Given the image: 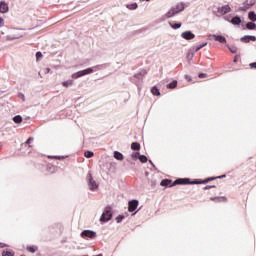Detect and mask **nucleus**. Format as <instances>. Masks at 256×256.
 <instances>
[{
  "label": "nucleus",
  "mask_w": 256,
  "mask_h": 256,
  "mask_svg": "<svg viewBox=\"0 0 256 256\" xmlns=\"http://www.w3.org/2000/svg\"><path fill=\"white\" fill-rule=\"evenodd\" d=\"M189 179H185V178H179L177 180H175L173 183H171V180L169 179H165L162 180L160 185L162 187H175V185H189Z\"/></svg>",
  "instance_id": "f257e3e1"
},
{
  "label": "nucleus",
  "mask_w": 256,
  "mask_h": 256,
  "mask_svg": "<svg viewBox=\"0 0 256 256\" xmlns=\"http://www.w3.org/2000/svg\"><path fill=\"white\" fill-rule=\"evenodd\" d=\"M112 217H113V213L111 212V206H108L105 208L102 216L100 217V221L105 223L107 221H111Z\"/></svg>",
  "instance_id": "f03ea898"
},
{
  "label": "nucleus",
  "mask_w": 256,
  "mask_h": 256,
  "mask_svg": "<svg viewBox=\"0 0 256 256\" xmlns=\"http://www.w3.org/2000/svg\"><path fill=\"white\" fill-rule=\"evenodd\" d=\"M93 73V68H87L85 70L78 71L72 74V79H79V77H85V75H91Z\"/></svg>",
  "instance_id": "7ed1b4c3"
},
{
  "label": "nucleus",
  "mask_w": 256,
  "mask_h": 256,
  "mask_svg": "<svg viewBox=\"0 0 256 256\" xmlns=\"http://www.w3.org/2000/svg\"><path fill=\"white\" fill-rule=\"evenodd\" d=\"M227 13H231V6L224 5L222 7H218L216 16L223 17V15H227Z\"/></svg>",
  "instance_id": "20e7f679"
},
{
  "label": "nucleus",
  "mask_w": 256,
  "mask_h": 256,
  "mask_svg": "<svg viewBox=\"0 0 256 256\" xmlns=\"http://www.w3.org/2000/svg\"><path fill=\"white\" fill-rule=\"evenodd\" d=\"M88 179V187L90 191H95L97 190V188L99 187V185H97V182H95V180H93V176L91 175V173H88L87 176Z\"/></svg>",
  "instance_id": "39448f33"
},
{
  "label": "nucleus",
  "mask_w": 256,
  "mask_h": 256,
  "mask_svg": "<svg viewBox=\"0 0 256 256\" xmlns=\"http://www.w3.org/2000/svg\"><path fill=\"white\" fill-rule=\"evenodd\" d=\"M256 0H246L243 4V6L238 8V11H247L249 9H251V7H253V5H255Z\"/></svg>",
  "instance_id": "423d86ee"
},
{
  "label": "nucleus",
  "mask_w": 256,
  "mask_h": 256,
  "mask_svg": "<svg viewBox=\"0 0 256 256\" xmlns=\"http://www.w3.org/2000/svg\"><path fill=\"white\" fill-rule=\"evenodd\" d=\"M81 237L83 239H87V237L89 239H95V237H97V234L94 232V231H91V230H84L82 233H81Z\"/></svg>",
  "instance_id": "0eeeda50"
},
{
  "label": "nucleus",
  "mask_w": 256,
  "mask_h": 256,
  "mask_svg": "<svg viewBox=\"0 0 256 256\" xmlns=\"http://www.w3.org/2000/svg\"><path fill=\"white\" fill-rule=\"evenodd\" d=\"M21 37H23V35L19 33V30H13L12 33L7 36V40L13 41L15 39H21Z\"/></svg>",
  "instance_id": "6e6552de"
},
{
  "label": "nucleus",
  "mask_w": 256,
  "mask_h": 256,
  "mask_svg": "<svg viewBox=\"0 0 256 256\" xmlns=\"http://www.w3.org/2000/svg\"><path fill=\"white\" fill-rule=\"evenodd\" d=\"M172 8L179 15V13H183V11H185V3L178 2L176 5L172 6Z\"/></svg>",
  "instance_id": "1a4fd4ad"
},
{
  "label": "nucleus",
  "mask_w": 256,
  "mask_h": 256,
  "mask_svg": "<svg viewBox=\"0 0 256 256\" xmlns=\"http://www.w3.org/2000/svg\"><path fill=\"white\" fill-rule=\"evenodd\" d=\"M137 207H139V201L138 200H132L128 203V211L130 213H133V211H135V209H137Z\"/></svg>",
  "instance_id": "9d476101"
},
{
  "label": "nucleus",
  "mask_w": 256,
  "mask_h": 256,
  "mask_svg": "<svg viewBox=\"0 0 256 256\" xmlns=\"http://www.w3.org/2000/svg\"><path fill=\"white\" fill-rule=\"evenodd\" d=\"M181 37L186 41H191V39H195V34H193L191 31H185L181 34Z\"/></svg>",
  "instance_id": "9b49d317"
},
{
  "label": "nucleus",
  "mask_w": 256,
  "mask_h": 256,
  "mask_svg": "<svg viewBox=\"0 0 256 256\" xmlns=\"http://www.w3.org/2000/svg\"><path fill=\"white\" fill-rule=\"evenodd\" d=\"M175 15H178L177 12L171 7L167 13L164 15L165 19H172V17H175Z\"/></svg>",
  "instance_id": "f8f14e48"
},
{
  "label": "nucleus",
  "mask_w": 256,
  "mask_h": 256,
  "mask_svg": "<svg viewBox=\"0 0 256 256\" xmlns=\"http://www.w3.org/2000/svg\"><path fill=\"white\" fill-rule=\"evenodd\" d=\"M9 11V5L5 2H0V13H7Z\"/></svg>",
  "instance_id": "ddd939ff"
},
{
  "label": "nucleus",
  "mask_w": 256,
  "mask_h": 256,
  "mask_svg": "<svg viewBox=\"0 0 256 256\" xmlns=\"http://www.w3.org/2000/svg\"><path fill=\"white\" fill-rule=\"evenodd\" d=\"M213 39H215V41H218V43H227V39L221 35H212Z\"/></svg>",
  "instance_id": "4468645a"
},
{
  "label": "nucleus",
  "mask_w": 256,
  "mask_h": 256,
  "mask_svg": "<svg viewBox=\"0 0 256 256\" xmlns=\"http://www.w3.org/2000/svg\"><path fill=\"white\" fill-rule=\"evenodd\" d=\"M232 25H241V17L235 16L232 20H230Z\"/></svg>",
  "instance_id": "2eb2a0df"
},
{
  "label": "nucleus",
  "mask_w": 256,
  "mask_h": 256,
  "mask_svg": "<svg viewBox=\"0 0 256 256\" xmlns=\"http://www.w3.org/2000/svg\"><path fill=\"white\" fill-rule=\"evenodd\" d=\"M114 158L117 159V161H123L124 157L119 151H114Z\"/></svg>",
  "instance_id": "dca6fc26"
},
{
  "label": "nucleus",
  "mask_w": 256,
  "mask_h": 256,
  "mask_svg": "<svg viewBox=\"0 0 256 256\" xmlns=\"http://www.w3.org/2000/svg\"><path fill=\"white\" fill-rule=\"evenodd\" d=\"M131 149H132L133 151H139V149H141V144H139V143H137V142H133V143L131 144Z\"/></svg>",
  "instance_id": "f3484780"
},
{
  "label": "nucleus",
  "mask_w": 256,
  "mask_h": 256,
  "mask_svg": "<svg viewBox=\"0 0 256 256\" xmlns=\"http://www.w3.org/2000/svg\"><path fill=\"white\" fill-rule=\"evenodd\" d=\"M169 25L172 29H181V23H173V22H169Z\"/></svg>",
  "instance_id": "a211bd4d"
},
{
  "label": "nucleus",
  "mask_w": 256,
  "mask_h": 256,
  "mask_svg": "<svg viewBox=\"0 0 256 256\" xmlns=\"http://www.w3.org/2000/svg\"><path fill=\"white\" fill-rule=\"evenodd\" d=\"M246 29H249L250 31H253V29H256V24L253 22H248L246 24Z\"/></svg>",
  "instance_id": "6ab92c4d"
},
{
  "label": "nucleus",
  "mask_w": 256,
  "mask_h": 256,
  "mask_svg": "<svg viewBox=\"0 0 256 256\" xmlns=\"http://www.w3.org/2000/svg\"><path fill=\"white\" fill-rule=\"evenodd\" d=\"M13 121L14 123H17V124L23 123V118L21 117V115H17L13 117Z\"/></svg>",
  "instance_id": "aec40b11"
},
{
  "label": "nucleus",
  "mask_w": 256,
  "mask_h": 256,
  "mask_svg": "<svg viewBox=\"0 0 256 256\" xmlns=\"http://www.w3.org/2000/svg\"><path fill=\"white\" fill-rule=\"evenodd\" d=\"M248 19H250V21H253V23H255V21H256V14L253 11L249 12Z\"/></svg>",
  "instance_id": "412c9836"
},
{
  "label": "nucleus",
  "mask_w": 256,
  "mask_h": 256,
  "mask_svg": "<svg viewBox=\"0 0 256 256\" xmlns=\"http://www.w3.org/2000/svg\"><path fill=\"white\" fill-rule=\"evenodd\" d=\"M127 9H130V11H135V9H137L138 5L137 3H132V4H128Z\"/></svg>",
  "instance_id": "4be33fe9"
},
{
  "label": "nucleus",
  "mask_w": 256,
  "mask_h": 256,
  "mask_svg": "<svg viewBox=\"0 0 256 256\" xmlns=\"http://www.w3.org/2000/svg\"><path fill=\"white\" fill-rule=\"evenodd\" d=\"M177 87V80H174L172 83L167 85L168 89H175Z\"/></svg>",
  "instance_id": "5701e85b"
},
{
  "label": "nucleus",
  "mask_w": 256,
  "mask_h": 256,
  "mask_svg": "<svg viewBox=\"0 0 256 256\" xmlns=\"http://www.w3.org/2000/svg\"><path fill=\"white\" fill-rule=\"evenodd\" d=\"M203 47H207V42H204V43L200 44L199 46H197L195 48V53H197V51H200V49H203Z\"/></svg>",
  "instance_id": "b1692460"
},
{
  "label": "nucleus",
  "mask_w": 256,
  "mask_h": 256,
  "mask_svg": "<svg viewBox=\"0 0 256 256\" xmlns=\"http://www.w3.org/2000/svg\"><path fill=\"white\" fill-rule=\"evenodd\" d=\"M63 87H69L71 85H73V80H67L62 82Z\"/></svg>",
  "instance_id": "393cba45"
},
{
  "label": "nucleus",
  "mask_w": 256,
  "mask_h": 256,
  "mask_svg": "<svg viewBox=\"0 0 256 256\" xmlns=\"http://www.w3.org/2000/svg\"><path fill=\"white\" fill-rule=\"evenodd\" d=\"M151 93L154 94V95H156V96L161 95V93L159 92V89H157V87H153V88L151 89Z\"/></svg>",
  "instance_id": "a878e982"
},
{
  "label": "nucleus",
  "mask_w": 256,
  "mask_h": 256,
  "mask_svg": "<svg viewBox=\"0 0 256 256\" xmlns=\"http://www.w3.org/2000/svg\"><path fill=\"white\" fill-rule=\"evenodd\" d=\"M27 251L30 253H35V251H37V246H29L27 247Z\"/></svg>",
  "instance_id": "bb28decb"
},
{
  "label": "nucleus",
  "mask_w": 256,
  "mask_h": 256,
  "mask_svg": "<svg viewBox=\"0 0 256 256\" xmlns=\"http://www.w3.org/2000/svg\"><path fill=\"white\" fill-rule=\"evenodd\" d=\"M84 157H86L87 159H91V157H93V152L91 151H86L84 153Z\"/></svg>",
  "instance_id": "cd10ccee"
},
{
  "label": "nucleus",
  "mask_w": 256,
  "mask_h": 256,
  "mask_svg": "<svg viewBox=\"0 0 256 256\" xmlns=\"http://www.w3.org/2000/svg\"><path fill=\"white\" fill-rule=\"evenodd\" d=\"M139 161H140L141 163H147V156H145V155H140V156H139Z\"/></svg>",
  "instance_id": "c85d7f7f"
},
{
  "label": "nucleus",
  "mask_w": 256,
  "mask_h": 256,
  "mask_svg": "<svg viewBox=\"0 0 256 256\" xmlns=\"http://www.w3.org/2000/svg\"><path fill=\"white\" fill-rule=\"evenodd\" d=\"M140 156L141 154H139V152H135L131 154L132 159H139Z\"/></svg>",
  "instance_id": "c756f323"
},
{
  "label": "nucleus",
  "mask_w": 256,
  "mask_h": 256,
  "mask_svg": "<svg viewBox=\"0 0 256 256\" xmlns=\"http://www.w3.org/2000/svg\"><path fill=\"white\" fill-rule=\"evenodd\" d=\"M241 41H242V43H249L250 42L249 36L242 37Z\"/></svg>",
  "instance_id": "7c9ffc66"
},
{
  "label": "nucleus",
  "mask_w": 256,
  "mask_h": 256,
  "mask_svg": "<svg viewBox=\"0 0 256 256\" xmlns=\"http://www.w3.org/2000/svg\"><path fill=\"white\" fill-rule=\"evenodd\" d=\"M229 51H231L232 53H237V47L235 46H228Z\"/></svg>",
  "instance_id": "2f4dec72"
},
{
  "label": "nucleus",
  "mask_w": 256,
  "mask_h": 256,
  "mask_svg": "<svg viewBox=\"0 0 256 256\" xmlns=\"http://www.w3.org/2000/svg\"><path fill=\"white\" fill-rule=\"evenodd\" d=\"M123 219H125V216H121V215H120V216H117V217H116V222H117V223H121V221H123Z\"/></svg>",
  "instance_id": "473e14b6"
},
{
  "label": "nucleus",
  "mask_w": 256,
  "mask_h": 256,
  "mask_svg": "<svg viewBox=\"0 0 256 256\" xmlns=\"http://www.w3.org/2000/svg\"><path fill=\"white\" fill-rule=\"evenodd\" d=\"M143 75H145V72L135 74L136 79H143Z\"/></svg>",
  "instance_id": "72a5a7b5"
},
{
  "label": "nucleus",
  "mask_w": 256,
  "mask_h": 256,
  "mask_svg": "<svg viewBox=\"0 0 256 256\" xmlns=\"http://www.w3.org/2000/svg\"><path fill=\"white\" fill-rule=\"evenodd\" d=\"M43 57V54L41 52L36 53V60L39 61Z\"/></svg>",
  "instance_id": "f704fd0d"
},
{
  "label": "nucleus",
  "mask_w": 256,
  "mask_h": 256,
  "mask_svg": "<svg viewBox=\"0 0 256 256\" xmlns=\"http://www.w3.org/2000/svg\"><path fill=\"white\" fill-rule=\"evenodd\" d=\"M2 256H13V253L4 251L2 252Z\"/></svg>",
  "instance_id": "c9c22d12"
},
{
  "label": "nucleus",
  "mask_w": 256,
  "mask_h": 256,
  "mask_svg": "<svg viewBox=\"0 0 256 256\" xmlns=\"http://www.w3.org/2000/svg\"><path fill=\"white\" fill-rule=\"evenodd\" d=\"M215 179H217V177L208 178V179L205 180L203 183H209V181H215Z\"/></svg>",
  "instance_id": "e433bc0d"
},
{
  "label": "nucleus",
  "mask_w": 256,
  "mask_h": 256,
  "mask_svg": "<svg viewBox=\"0 0 256 256\" xmlns=\"http://www.w3.org/2000/svg\"><path fill=\"white\" fill-rule=\"evenodd\" d=\"M44 73H45V75L51 73V68H45Z\"/></svg>",
  "instance_id": "4c0bfd02"
},
{
  "label": "nucleus",
  "mask_w": 256,
  "mask_h": 256,
  "mask_svg": "<svg viewBox=\"0 0 256 256\" xmlns=\"http://www.w3.org/2000/svg\"><path fill=\"white\" fill-rule=\"evenodd\" d=\"M52 159H65V156H52Z\"/></svg>",
  "instance_id": "58836bf2"
},
{
  "label": "nucleus",
  "mask_w": 256,
  "mask_h": 256,
  "mask_svg": "<svg viewBox=\"0 0 256 256\" xmlns=\"http://www.w3.org/2000/svg\"><path fill=\"white\" fill-rule=\"evenodd\" d=\"M211 201H221V198L219 197H212L210 198Z\"/></svg>",
  "instance_id": "ea45409f"
},
{
  "label": "nucleus",
  "mask_w": 256,
  "mask_h": 256,
  "mask_svg": "<svg viewBox=\"0 0 256 256\" xmlns=\"http://www.w3.org/2000/svg\"><path fill=\"white\" fill-rule=\"evenodd\" d=\"M3 25H5V21L3 20V18H0V27H3Z\"/></svg>",
  "instance_id": "a19ab883"
},
{
  "label": "nucleus",
  "mask_w": 256,
  "mask_h": 256,
  "mask_svg": "<svg viewBox=\"0 0 256 256\" xmlns=\"http://www.w3.org/2000/svg\"><path fill=\"white\" fill-rule=\"evenodd\" d=\"M203 77H207V74H205V73H200V74H199V78H200V79H203Z\"/></svg>",
  "instance_id": "79ce46f5"
},
{
  "label": "nucleus",
  "mask_w": 256,
  "mask_h": 256,
  "mask_svg": "<svg viewBox=\"0 0 256 256\" xmlns=\"http://www.w3.org/2000/svg\"><path fill=\"white\" fill-rule=\"evenodd\" d=\"M225 21L231 22V16H224Z\"/></svg>",
  "instance_id": "37998d69"
},
{
  "label": "nucleus",
  "mask_w": 256,
  "mask_h": 256,
  "mask_svg": "<svg viewBox=\"0 0 256 256\" xmlns=\"http://www.w3.org/2000/svg\"><path fill=\"white\" fill-rule=\"evenodd\" d=\"M31 141H33V137H30L25 143L26 145H29V143H31Z\"/></svg>",
  "instance_id": "c03bdc74"
},
{
  "label": "nucleus",
  "mask_w": 256,
  "mask_h": 256,
  "mask_svg": "<svg viewBox=\"0 0 256 256\" xmlns=\"http://www.w3.org/2000/svg\"><path fill=\"white\" fill-rule=\"evenodd\" d=\"M250 41H256V37L255 36H248Z\"/></svg>",
  "instance_id": "a18cd8bd"
},
{
  "label": "nucleus",
  "mask_w": 256,
  "mask_h": 256,
  "mask_svg": "<svg viewBox=\"0 0 256 256\" xmlns=\"http://www.w3.org/2000/svg\"><path fill=\"white\" fill-rule=\"evenodd\" d=\"M19 97L22 99V101H25V95L24 94H20Z\"/></svg>",
  "instance_id": "49530a36"
},
{
  "label": "nucleus",
  "mask_w": 256,
  "mask_h": 256,
  "mask_svg": "<svg viewBox=\"0 0 256 256\" xmlns=\"http://www.w3.org/2000/svg\"><path fill=\"white\" fill-rule=\"evenodd\" d=\"M250 67H254V69H256V62L251 63V64H250Z\"/></svg>",
  "instance_id": "de8ad7c7"
},
{
  "label": "nucleus",
  "mask_w": 256,
  "mask_h": 256,
  "mask_svg": "<svg viewBox=\"0 0 256 256\" xmlns=\"http://www.w3.org/2000/svg\"><path fill=\"white\" fill-rule=\"evenodd\" d=\"M224 177H226V175L218 176V177H216V178H217V179H224Z\"/></svg>",
  "instance_id": "09e8293b"
},
{
  "label": "nucleus",
  "mask_w": 256,
  "mask_h": 256,
  "mask_svg": "<svg viewBox=\"0 0 256 256\" xmlns=\"http://www.w3.org/2000/svg\"><path fill=\"white\" fill-rule=\"evenodd\" d=\"M3 247H6V245L4 243H0V249H2Z\"/></svg>",
  "instance_id": "8fccbe9b"
},
{
  "label": "nucleus",
  "mask_w": 256,
  "mask_h": 256,
  "mask_svg": "<svg viewBox=\"0 0 256 256\" xmlns=\"http://www.w3.org/2000/svg\"><path fill=\"white\" fill-rule=\"evenodd\" d=\"M194 55H195L194 53L188 54V57H191V59H192V57H193Z\"/></svg>",
  "instance_id": "3c124183"
},
{
  "label": "nucleus",
  "mask_w": 256,
  "mask_h": 256,
  "mask_svg": "<svg viewBox=\"0 0 256 256\" xmlns=\"http://www.w3.org/2000/svg\"><path fill=\"white\" fill-rule=\"evenodd\" d=\"M211 187H215V186H206L205 189H211Z\"/></svg>",
  "instance_id": "603ef678"
},
{
  "label": "nucleus",
  "mask_w": 256,
  "mask_h": 256,
  "mask_svg": "<svg viewBox=\"0 0 256 256\" xmlns=\"http://www.w3.org/2000/svg\"><path fill=\"white\" fill-rule=\"evenodd\" d=\"M186 79H188L189 81H191V78L189 76H186Z\"/></svg>",
  "instance_id": "864d4df0"
},
{
  "label": "nucleus",
  "mask_w": 256,
  "mask_h": 256,
  "mask_svg": "<svg viewBox=\"0 0 256 256\" xmlns=\"http://www.w3.org/2000/svg\"><path fill=\"white\" fill-rule=\"evenodd\" d=\"M234 62L237 63V57L234 58Z\"/></svg>",
  "instance_id": "5fc2aeb1"
},
{
  "label": "nucleus",
  "mask_w": 256,
  "mask_h": 256,
  "mask_svg": "<svg viewBox=\"0 0 256 256\" xmlns=\"http://www.w3.org/2000/svg\"><path fill=\"white\" fill-rule=\"evenodd\" d=\"M145 1H150V0H145Z\"/></svg>",
  "instance_id": "6e6d98bb"
}]
</instances>
